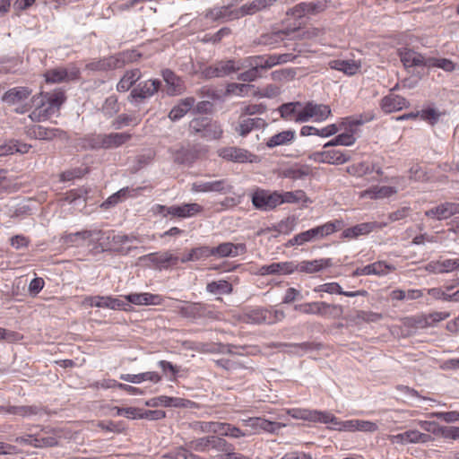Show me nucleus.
<instances>
[{
	"label": "nucleus",
	"mask_w": 459,
	"mask_h": 459,
	"mask_svg": "<svg viewBox=\"0 0 459 459\" xmlns=\"http://www.w3.org/2000/svg\"><path fill=\"white\" fill-rule=\"evenodd\" d=\"M160 87L159 80H148L139 83L130 93V97L134 100H143L154 95Z\"/></svg>",
	"instance_id": "412c9836"
},
{
	"label": "nucleus",
	"mask_w": 459,
	"mask_h": 459,
	"mask_svg": "<svg viewBox=\"0 0 459 459\" xmlns=\"http://www.w3.org/2000/svg\"><path fill=\"white\" fill-rule=\"evenodd\" d=\"M209 247H199L192 248L187 254L184 255L183 257L179 258V262L186 263L190 261H197L203 257H208Z\"/></svg>",
	"instance_id": "09e8293b"
},
{
	"label": "nucleus",
	"mask_w": 459,
	"mask_h": 459,
	"mask_svg": "<svg viewBox=\"0 0 459 459\" xmlns=\"http://www.w3.org/2000/svg\"><path fill=\"white\" fill-rule=\"evenodd\" d=\"M286 61L285 55L270 56H255L251 62L253 67L240 74V79L246 82H252L259 76V69H268L273 65Z\"/></svg>",
	"instance_id": "423d86ee"
},
{
	"label": "nucleus",
	"mask_w": 459,
	"mask_h": 459,
	"mask_svg": "<svg viewBox=\"0 0 459 459\" xmlns=\"http://www.w3.org/2000/svg\"><path fill=\"white\" fill-rule=\"evenodd\" d=\"M144 260L160 270L175 267L179 263V257L169 251L151 253L144 256Z\"/></svg>",
	"instance_id": "2eb2a0df"
},
{
	"label": "nucleus",
	"mask_w": 459,
	"mask_h": 459,
	"mask_svg": "<svg viewBox=\"0 0 459 459\" xmlns=\"http://www.w3.org/2000/svg\"><path fill=\"white\" fill-rule=\"evenodd\" d=\"M206 290L214 295L231 294L233 291L232 284L226 280H219L208 282Z\"/></svg>",
	"instance_id": "a19ab883"
},
{
	"label": "nucleus",
	"mask_w": 459,
	"mask_h": 459,
	"mask_svg": "<svg viewBox=\"0 0 459 459\" xmlns=\"http://www.w3.org/2000/svg\"><path fill=\"white\" fill-rule=\"evenodd\" d=\"M317 240L313 229L303 231L289 239V246H302L307 242Z\"/></svg>",
	"instance_id": "603ef678"
},
{
	"label": "nucleus",
	"mask_w": 459,
	"mask_h": 459,
	"mask_svg": "<svg viewBox=\"0 0 459 459\" xmlns=\"http://www.w3.org/2000/svg\"><path fill=\"white\" fill-rule=\"evenodd\" d=\"M124 299L128 301L129 303H132L134 305L137 306H157L161 305L163 302L162 296L159 294H152L149 292H143V293H130L128 295H125Z\"/></svg>",
	"instance_id": "5701e85b"
},
{
	"label": "nucleus",
	"mask_w": 459,
	"mask_h": 459,
	"mask_svg": "<svg viewBox=\"0 0 459 459\" xmlns=\"http://www.w3.org/2000/svg\"><path fill=\"white\" fill-rule=\"evenodd\" d=\"M388 224V222H377V221H371V222H363L357 224L353 227L345 229L342 233V237L344 238H357L359 236L368 235L370 232H372L375 229H382L385 227Z\"/></svg>",
	"instance_id": "dca6fc26"
},
{
	"label": "nucleus",
	"mask_w": 459,
	"mask_h": 459,
	"mask_svg": "<svg viewBox=\"0 0 459 459\" xmlns=\"http://www.w3.org/2000/svg\"><path fill=\"white\" fill-rule=\"evenodd\" d=\"M311 168L308 165H293L289 168V178L299 179L310 175Z\"/></svg>",
	"instance_id": "052dcab7"
},
{
	"label": "nucleus",
	"mask_w": 459,
	"mask_h": 459,
	"mask_svg": "<svg viewBox=\"0 0 459 459\" xmlns=\"http://www.w3.org/2000/svg\"><path fill=\"white\" fill-rule=\"evenodd\" d=\"M194 104V98H186L185 100H182L170 110L169 117L172 121H177L182 118L193 108Z\"/></svg>",
	"instance_id": "ea45409f"
},
{
	"label": "nucleus",
	"mask_w": 459,
	"mask_h": 459,
	"mask_svg": "<svg viewBox=\"0 0 459 459\" xmlns=\"http://www.w3.org/2000/svg\"><path fill=\"white\" fill-rule=\"evenodd\" d=\"M176 311L183 317L190 319L205 317L210 313L207 305L202 302H186L184 305L177 307Z\"/></svg>",
	"instance_id": "f3484780"
},
{
	"label": "nucleus",
	"mask_w": 459,
	"mask_h": 459,
	"mask_svg": "<svg viewBox=\"0 0 459 459\" xmlns=\"http://www.w3.org/2000/svg\"><path fill=\"white\" fill-rule=\"evenodd\" d=\"M247 247L245 244H233L230 242H224L215 247H209L210 256L227 257L237 256L246 252Z\"/></svg>",
	"instance_id": "a211bd4d"
},
{
	"label": "nucleus",
	"mask_w": 459,
	"mask_h": 459,
	"mask_svg": "<svg viewBox=\"0 0 459 459\" xmlns=\"http://www.w3.org/2000/svg\"><path fill=\"white\" fill-rule=\"evenodd\" d=\"M289 416H291L294 419H300L325 424L328 423V421L336 420V417L328 411H308L299 408L289 409Z\"/></svg>",
	"instance_id": "9b49d317"
},
{
	"label": "nucleus",
	"mask_w": 459,
	"mask_h": 459,
	"mask_svg": "<svg viewBox=\"0 0 459 459\" xmlns=\"http://www.w3.org/2000/svg\"><path fill=\"white\" fill-rule=\"evenodd\" d=\"M83 304L91 307L127 310L124 300L112 296H88L85 297Z\"/></svg>",
	"instance_id": "4468645a"
},
{
	"label": "nucleus",
	"mask_w": 459,
	"mask_h": 459,
	"mask_svg": "<svg viewBox=\"0 0 459 459\" xmlns=\"http://www.w3.org/2000/svg\"><path fill=\"white\" fill-rule=\"evenodd\" d=\"M430 417L440 419L447 423L459 421V412L452 411H435L429 414Z\"/></svg>",
	"instance_id": "774afa93"
},
{
	"label": "nucleus",
	"mask_w": 459,
	"mask_h": 459,
	"mask_svg": "<svg viewBox=\"0 0 459 459\" xmlns=\"http://www.w3.org/2000/svg\"><path fill=\"white\" fill-rule=\"evenodd\" d=\"M252 203L256 209L270 211L284 203V198L276 192L256 189L252 195Z\"/></svg>",
	"instance_id": "1a4fd4ad"
},
{
	"label": "nucleus",
	"mask_w": 459,
	"mask_h": 459,
	"mask_svg": "<svg viewBox=\"0 0 459 459\" xmlns=\"http://www.w3.org/2000/svg\"><path fill=\"white\" fill-rule=\"evenodd\" d=\"M329 1L306 2L307 13L308 15H316L326 10Z\"/></svg>",
	"instance_id": "680f3d73"
},
{
	"label": "nucleus",
	"mask_w": 459,
	"mask_h": 459,
	"mask_svg": "<svg viewBox=\"0 0 459 459\" xmlns=\"http://www.w3.org/2000/svg\"><path fill=\"white\" fill-rule=\"evenodd\" d=\"M427 67H437L446 72H453L456 65L448 58L428 57Z\"/></svg>",
	"instance_id": "de8ad7c7"
},
{
	"label": "nucleus",
	"mask_w": 459,
	"mask_h": 459,
	"mask_svg": "<svg viewBox=\"0 0 459 459\" xmlns=\"http://www.w3.org/2000/svg\"><path fill=\"white\" fill-rule=\"evenodd\" d=\"M186 446L196 452H207L211 449L228 451L230 449V444L224 438L217 436H206L194 439L186 443Z\"/></svg>",
	"instance_id": "6e6552de"
},
{
	"label": "nucleus",
	"mask_w": 459,
	"mask_h": 459,
	"mask_svg": "<svg viewBox=\"0 0 459 459\" xmlns=\"http://www.w3.org/2000/svg\"><path fill=\"white\" fill-rule=\"evenodd\" d=\"M382 319V315L371 311H363L359 310L356 312V320L357 322H377Z\"/></svg>",
	"instance_id": "338daca9"
},
{
	"label": "nucleus",
	"mask_w": 459,
	"mask_h": 459,
	"mask_svg": "<svg viewBox=\"0 0 459 459\" xmlns=\"http://www.w3.org/2000/svg\"><path fill=\"white\" fill-rule=\"evenodd\" d=\"M147 186H139L136 188L124 187L118 190L117 193L110 195L103 204L102 206L105 208H108L109 206H114L120 202L125 201L126 199L132 197H137L140 195V192L147 189Z\"/></svg>",
	"instance_id": "a878e982"
},
{
	"label": "nucleus",
	"mask_w": 459,
	"mask_h": 459,
	"mask_svg": "<svg viewBox=\"0 0 459 459\" xmlns=\"http://www.w3.org/2000/svg\"><path fill=\"white\" fill-rule=\"evenodd\" d=\"M228 91L241 96L256 95L254 86L250 84L231 83L228 86Z\"/></svg>",
	"instance_id": "5fc2aeb1"
},
{
	"label": "nucleus",
	"mask_w": 459,
	"mask_h": 459,
	"mask_svg": "<svg viewBox=\"0 0 459 459\" xmlns=\"http://www.w3.org/2000/svg\"><path fill=\"white\" fill-rule=\"evenodd\" d=\"M299 309L306 314H314L333 319L340 318L343 313L341 305L328 304L322 301L302 305Z\"/></svg>",
	"instance_id": "0eeeda50"
},
{
	"label": "nucleus",
	"mask_w": 459,
	"mask_h": 459,
	"mask_svg": "<svg viewBox=\"0 0 459 459\" xmlns=\"http://www.w3.org/2000/svg\"><path fill=\"white\" fill-rule=\"evenodd\" d=\"M333 266L331 258H321L311 261H302L297 264L296 269L302 273H315Z\"/></svg>",
	"instance_id": "c85d7f7f"
},
{
	"label": "nucleus",
	"mask_w": 459,
	"mask_h": 459,
	"mask_svg": "<svg viewBox=\"0 0 459 459\" xmlns=\"http://www.w3.org/2000/svg\"><path fill=\"white\" fill-rule=\"evenodd\" d=\"M328 423L333 424V429L335 430L355 431L357 430L356 423H358V420L339 421L336 418L335 421H328Z\"/></svg>",
	"instance_id": "69168bd1"
},
{
	"label": "nucleus",
	"mask_w": 459,
	"mask_h": 459,
	"mask_svg": "<svg viewBox=\"0 0 459 459\" xmlns=\"http://www.w3.org/2000/svg\"><path fill=\"white\" fill-rule=\"evenodd\" d=\"M459 213V204L444 203L425 212V215L435 220H446Z\"/></svg>",
	"instance_id": "aec40b11"
},
{
	"label": "nucleus",
	"mask_w": 459,
	"mask_h": 459,
	"mask_svg": "<svg viewBox=\"0 0 459 459\" xmlns=\"http://www.w3.org/2000/svg\"><path fill=\"white\" fill-rule=\"evenodd\" d=\"M330 66L337 71L343 72L345 74L353 75L360 68V63L355 60L336 59L330 62Z\"/></svg>",
	"instance_id": "e433bc0d"
},
{
	"label": "nucleus",
	"mask_w": 459,
	"mask_h": 459,
	"mask_svg": "<svg viewBox=\"0 0 459 459\" xmlns=\"http://www.w3.org/2000/svg\"><path fill=\"white\" fill-rule=\"evenodd\" d=\"M32 90L26 86H16L9 89L2 97V100L10 106H18L21 108L22 105L30 104L26 102L31 96Z\"/></svg>",
	"instance_id": "f8f14e48"
},
{
	"label": "nucleus",
	"mask_w": 459,
	"mask_h": 459,
	"mask_svg": "<svg viewBox=\"0 0 459 459\" xmlns=\"http://www.w3.org/2000/svg\"><path fill=\"white\" fill-rule=\"evenodd\" d=\"M43 76L47 83L66 82L79 79L80 70L75 65L60 66L47 70Z\"/></svg>",
	"instance_id": "9d476101"
},
{
	"label": "nucleus",
	"mask_w": 459,
	"mask_h": 459,
	"mask_svg": "<svg viewBox=\"0 0 459 459\" xmlns=\"http://www.w3.org/2000/svg\"><path fill=\"white\" fill-rule=\"evenodd\" d=\"M397 193V190L394 186H374L369 189L363 191L360 194L361 197H369L371 199H379L389 197Z\"/></svg>",
	"instance_id": "58836bf2"
},
{
	"label": "nucleus",
	"mask_w": 459,
	"mask_h": 459,
	"mask_svg": "<svg viewBox=\"0 0 459 459\" xmlns=\"http://www.w3.org/2000/svg\"><path fill=\"white\" fill-rule=\"evenodd\" d=\"M243 425L249 427L252 432L256 434L261 431L274 432L281 428L280 424L267 420L264 418L254 417L242 420Z\"/></svg>",
	"instance_id": "393cba45"
},
{
	"label": "nucleus",
	"mask_w": 459,
	"mask_h": 459,
	"mask_svg": "<svg viewBox=\"0 0 459 459\" xmlns=\"http://www.w3.org/2000/svg\"><path fill=\"white\" fill-rule=\"evenodd\" d=\"M66 100L65 93L61 89L51 91H40L30 98V104L16 108L15 111L24 114L30 110L29 117L32 122L48 121L54 114L58 113Z\"/></svg>",
	"instance_id": "f257e3e1"
},
{
	"label": "nucleus",
	"mask_w": 459,
	"mask_h": 459,
	"mask_svg": "<svg viewBox=\"0 0 459 459\" xmlns=\"http://www.w3.org/2000/svg\"><path fill=\"white\" fill-rule=\"evenodd\" d=\"M219 156L234 162H253L256 156L238 147H225L219 150Z\"/></svg>",
	"instance_id": "6ab92c4d"
},
{
	"label": "nucleus",
	"mask_w": 459,
	"mask_h": 459,
	"mask_svg": "<svg viewBox=\"0 0 459 459\" xmlns=\"http://www.w3.org/2000/svg\"><path fill=\"white\" fill-rule=\"evenodd\" d=\"M142 76L139 69L126 71L117 84V90L120 92L127 91Z\"/></svg>",
	"instance_id": "4c0bfd02"
},
{
	"label": "nucleus",
	"mask_w": 459,
	"mask_h": 459,
	"mask_svg": "<svg viewBox=\"0 0 459 459\" xmlns=\"http://www.w3.org/2000/svg\"><path fill=\"white\" fill-rule=\"evenodd\" d=\"M206 16L214 21L223 22L239 19L238 8H234L232 4L214 7L208 11Z\"/></svg>",
	"instance_id": "bb28decb"
},
{
	"label": "nucleus",
	"mask_w": 459,
	"mask_h": 459,
	"mask_svg": "<svg viewBox=\"0 0 459 459\" xmlns=\"http://www.w3.org/2000/svg\"><path fill=\"white\" fill-rule=\"evenodd\" d=\"M164 81L169 85L168 92L171 95L180 93L181 80L170 70H165L162 73Z\"/></svg>",
	"instance_id": "49530a36"
},
{
	"label": "nucleus",
	"mask_w": 459,
	"mask_h": 459,
	"mask_svg": "<svg viewBox=\"0 0 459 459\" xmlns=\"http://www.w3.org/2000/svg\"><path fill=\"white\" fill-rule=\"evenodd\" d=\"M312 201L302 190L289 192V204H296L299 208L307 207Z\"/></svg>",
	"instance_id": "6e6d98bb"
},
{
	"label": "nucleus",
	"mask_w": 459,
	"mask_h": 459,
	"mask_svg": "<svg viewBox=\"0 0 459 459\" xmlns=\"http://www.w3.org/2000/svg\"><path fill=\"white\" fill-rule=\"evenodd\" d=\"M346 170L350 175L362 177L371 173L373 171V168H371L367 162H359L347 167Z\"/></svg>",
	"instance_id": "13d9d810"
},
{
	"label": "nucleus",
	"mask_w": 459,
	"mask_h": 459,
	"mask_svg": "<svg viewBox=\"0 0 459 459\" xmlns=\"http://www.w3.org/2000/svg\"><path fill=\"white\" fill-rule=\"evenodd\" d=\"M160 405L165 407H186L190 401L178 397H169L166 395H160L157 397Z\"/></svg>",
	"instance_id": "864d4df0"
},
{
	"label": "nucleus",
	"mask_w": 459,
	"mask_h": 459,
	"mask_svg": "<svg viewBox=\"0 0 459 459\" xmlns=\"http://www.w3.org/2000/svg\"><path fill=\"white\" fill-rule=\"evenodd\" d=\"M25 134L30 139L51 141L55 138L62 137L65 132L59 128L32 125L26 126Z\"/></svg>",
	"instance_id": "ddd939ff"
},
{
	"label": "nucleus",
	"mask_w": 459,
	"mask_h": 459,
	"mask_svg": "<svg viewBox=\"0 0 459 459\" xmlns=\"http://www.w3.org/2000/svg\"><path fill=\"white\" fill-rule=\"evenodd\" d=\"M442 113L434 108H427L420 112V117L422 120L429 122L431 125L436 124Z\"/></svg>",
	"instance_id": "e2e57ef3"
},
{
	"label": "nucleus",
	"mask_w": 459,
	"mask_h": 459,
	"mask_svg": "<svg viewBox=\"0 0 459 459\" xmlns=\"http://www.w3.org/2000/svg\"><path fill=\"white\" fill-rule=\"evenodd\" d=\"M238 69L239 66L236 65L235 61L227 60L217 62L213 65L207 67L204 73V75L209 78L223 77L236 72Z\"/></svg>",
	"instance_id": "4be33fe9"
},
{
	"label": "nucleus",
	"mask_w": 459,
	"mask_h": 459,
	"mask_svg": "<svg viewBox=\"0 0 459 459\" xmlns=\"http://www.w3.org/2000/svg\"><path fill=\"white\" fill-rule=\"evenodd\" d=\"M344 222L341 220H335L333 221H328L323 225L313 228L316 239H321L327 237L338 230H342Z\"/></svg>",
	"instance_id": "f704fd0d"
},
{
	"label": "nucleus",
	"mask_w": 459,
	"mask_h": 459,
	"mask_svg": "<svg viewBox=\"0 0 459 459\" xmlns=\"http://www.w3.org/2000/svg\"><path fill=\"white\" fill-rule=\"evenodd\" d=\"M408 106L409 102L405 98L394 93L386 95L381 100V108L385 113L399 111L403 108H407Z\"/></svg>",
	"instance_id": "c756f323"
},
{
	"label": "nucleus",
	"mask_w": 459,
	"mask_h": 459,
	"mask_svg": "<svg viewBox=\"0 0 459 459\" xmlns=\"http://www.w3.org/2000/svg\"><path fill=\"white\" fill-rule=\"evenodd\" d=\"M399 56L401 61L403 62L405 67H415V66H426L427 67V58L424 57L421 54L410 49L403 48L399 52Z\"/></svg>",
	"instance_id": "2f4dec72"
},
{
	"label": "nucleus",
	"mask_w": 459,
	"mask_h": 459,
	"mask_svg": "<svg viewBox=\"0 0 459 459\" xmlns=\"http://www.w3.org/2000/svg\"><path fill=\"white\" fill-rule=\"evenodd\" d=\"M286 36L287 32L285 30L273 31L272 33L263 35L261 42L264 45L275 47L283 42Z\"/></svg>",
	"instance_id": "8fccbe9b"
},
{
	"label": "nucleus",
	"mask_w": 459,
	"mask_h": 459,
	"mask_svg": "<svg viewBox=\"0 0 459 459\" xmlns=\"http://www.w3.org/2000/svg\"><path fill=\"white\" fill-rule=\"evenodd\" d=\"M191 191L195 193H205V192H224L225 191V181L216 180L211 182H194L191 185Z\"/></svg>",
	"instance_id": "c9c22d12"
},
{
	"label": "nucleus",
	"mask_w": 459,
	"mask_h": 459,
	"mask_svg": "<svg viewBox=\"0 0 459 459\" xmlns=\"http://www.w3.org/2000/svg\"><path fill=\"white\" fill-rule=\"evenodd\" d=\"M210 119L208 117H197L190 121L189 129L192 134H204Z\"/></svg>",
	"instance_id": "0e129e2a"
},
{
	"label": "nucleus",
	"mask_w": 459,
	"mask_h": 459,
	"mask_svg": "<svg viewBox=\"0 0 459 459\" xmlns=\"http://www.w3.org/2000/svg\"><path fill=\"white\" fill-rule=\"evenodd\" d=\"M133 54V52L124 51L115 56L93 60L86 65V68L96 72H106L122 68L127 62L134 60Z\"/></svg>",
	"instance_id": "20e7f679"
},
{
	"label": "nucleus",
	"mask_w": 459,
	"mask_h": 459,
	"mask_svg": "<svg viewBox=\"0 0 459 459\" xmlns=\"http://www.w3.org/2000/svg\"><path fill=\"white\" fill-rule=\"evenodd\" d=\"M2 411L13 415L29 417L38 414L39 412V408L35 405L7 406L3 407Z\"/></svg>",
	"instance_id": "37998d69"
},
{
	"label": "nucleus",
	"mask_w": 459,
	"mask_h": 459,
	"mask_svg": "<svg viewBox=\"0 0 459 459\" xmlns=\"http://www.w3.org/2000/svg\"><path fill=\"white\" fill-rule=\"evenodd\" d=\"M314 156V159L319 162L337 165L344 164L351 160L350 155L338 150L316 152Z\"/></svg>",
	"instance_id": "cd10ccee"
},
{
	"label": "nucleus",
	"mask_w": 459,
	"mask_h": 459,
	"mask_svg": "<svg viewBox=\"0 0 459 459\" xmlns=\"http://www.w3.org/2000/svg\"><path fill=\"white\" fill-rule=\"evenodd\" d=\"M59 438L60 435L57 430L43 429L35 435L18 437L16 441L34 447L46 448L56 446Z\"/></svg>",
	"instance_id": "39448f33"
},
{
	"label": "nucleus",
	"mask_w": 459,
	"mask_h": 459,
	"mask_svg": "<svg viewBox=\"0 0 459 459\" xmlns=\"http://www.w3.org/2000/svg\"><path fill=\"white\" fill-rule=\"evenodd\" d=\"M132 138L127 132L91 134L87 143L91 149H115L122 146Z\"/></svg>",
	"instance_id": "7ed1b4c3"
},
{
	"label": "nucleus",
	"mask_w": 459,
	"mask_h": 459,
	"mask_svg": "<svg viewBox=\"0 0 459 459\" xmlns=\"http://www.w3.org/2000/svg\"><path fill=\"white\" fill-rule=\"evenodd\" d=\"M395 267L392 264H388L384 261H377L373 264H368L361 268H357L353 273L352 276L357 277L360 275H385L389 272L394 271Z\"/></svg>",
	"instance_id": "b1692460"
},
{
	"label": "nucleus",
	"mask_w": 459,
	"mask_h": 459,
	"mask_svg": "<svg viewBox=\"0 0 459 459\" xmlns=\"http://www.w3.org/2000/svg\"><path fill=\"white\" fill-rule=\"evenodd\" d=\"M287 272L286 263H273L259 268L261 275L285 273Z\"/></svg>",
	"instance_id": "4d7b16f0"
},
{
	"label": "nucleus",
	"mask_w": 459,
	"mask_h": 459,
	"mask_svg": "<svg viewBox=\"0 0 459 459\" xmlns=\"http://www.w3.org/2000/svg\"><path fill=\"white\" fill-rule=\"evenodd\" d=\"M332 114L330 106L307 102L302 106L299 102H289V120L303 123L309 119L315 122H323Z\"/></svg>",
	"instance_id": "f03ea898"
},
{
	"label": "nucleus",
	"mask_w": 459,
	"mask_h": 459,
	"mask_svg": "<svg viewBox=\"0 0 459 459\" xmlns=\"http://www.w3.org/2000/svg\"><path fill=\"white\" fill-rule=\"evenodd\" d=\"M247 322L251 324H272L273 320L272 319V313L266 309L256 308L251 310L247 315Z\"/></svg>",
	"instance_id": "c03bdc74"
},
{
	"label": "nucleus",
	"mask_w": 459,
	"mask_h": 459,
	"mask_svg": "<svg viewBox=\"0 0 459 459\" xmlns=\"http://www.w3.org/2000/svg\"><path fill=\"white\" fill-rule=\"evenodd\" d=\"M222 134L223 131L221 126L217 122L210 120L202 137L207 140H218L222 136Z\"/></svg>",
	"instance_id": "3c124183"
},
{
	"label": "nucleus",
	"mask_w": 459,
	"mask_h": 459,
	"mask_svg": "<svg viewBox=\"0 0 459 459\" xmlns=\"http://www.w3.org/2000/svg\"><path fill=\"white\" fill-rule=\"evenodd\" d=\"M456 261L454 259L435 260L426 264L425 270L431 273H448L455 271Z\"/></svg>",
	"instance_id": "72a5a7b5"
},
{
	"label": "nucleus",
	"mask_w": 459,
	"mask_h": 459,
	"mask_svg": "<svg viewBox=\"0 0 459 459\" xmlns=\"http://www.w3.org/2000/svg\"><path fill=\"white\" fill-rule=\"evenodd\" d=\"M450 316L449 312H432L423 317L422 325L431 326L442 320H445Z\"/></svg>",
	"instance_id": "bf43d9fd"
},
{
	"label": "nucleus",
	"mask_w": 459,
	"mask_h": 459,
	"mask_svg": "<svg viewBox=\"0 0 459 459\" xmlns=\"http://www.w3.org/2000/svg\"><path fill=\"white\" fill-rule=\"evenodd\" d=\"M301 22L299 23V26H294L290 28L289 26V37L290 34H294L293 37H301L304 39H316L320 38L324 35L325 30L324 29L320 28H309L307 30H300Z\"/></svg>",
	"instance_id": "79ce46f5"
},
{
	"label": "nucleus",
	"mask_w": 459,
	"mask_h": 459,
	"mask_svg": "<svg viewBox=\"0 0 459 459\" xmlns=\"http://www.w3.org/2000/svg\"><path fill=\"white\" fill-rule=\"evenodd\" d=\"M204 211L202 205L196 203L177 205L178 218L186 219L195 216Z\"/></svg>",
	"instance_id": "a18cd8bd"
},
{
	"label": "nucleus",
	"mask_w": 459,
	"mask_h": 459,
	"mask_svg": "<svg viewBox=\"0 0 459 459\" xmlns=\"http://www.w3.org/2000/svg\"><path fill=\"white\" fill-rule=\"evenodd\" d=\"M264 126H265V121L260 117L251 118V117L240 115L239 120H238V125L235 127V130L241 136H246L253 129L262 128Z\"/></svg>",
	"instance_id": "473e14b6"
},
{
	"label": "nucleus",
	"mask_w": 459,
	"mask_h": 459,
	"mask_svg": "<svg viewBox=\"0 0 459 459\" xmlns=\"http://www.w3.org/2000/svg\"><path fill=\"white\" fill-rule=\"evenodd\" d=\"M31 145L19 140L11 139L0 145V157L15 153L25 154L30 152Z\"/></svg>",
	"instance_id": "7c9ffc66"
}]
</instances>
